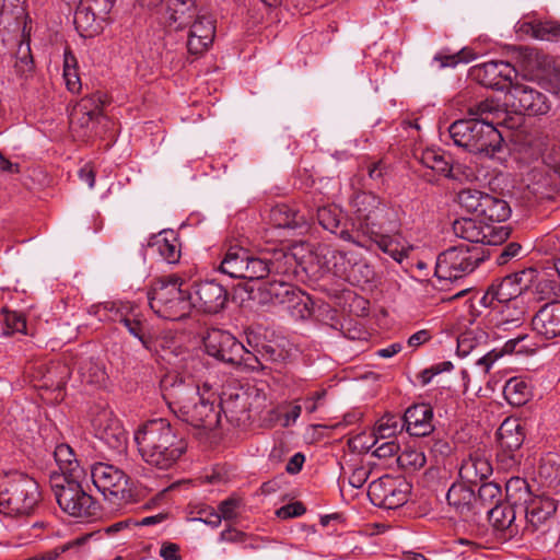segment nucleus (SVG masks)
Segmentation results:
<instances>
[{"label":"nucleus","instance_id":"f257e3e1","mask_svg":"<svg viewBox=\"0 0 560 560\" xmlns=\"http://www.w3.org/2000/svg\"><path fill=\"white\" fill-rule=\"evenodd\" d=\"M133 438L143 459L159 469L171 468L187 448L171 422H143Z\"/></svg>","mask_w":560,"mask_h":560},{"label":"nucleus","instance_id":"f03ea898","mask_svg":"<svg viewBox=\"0 0 560 560\" xmlns=\"http://www.w3.org/2000/svg\"><path fill=\"white\" fill-rule=\"evenodd\" d=\"M293 256L282 249L256 256L243 247H231L225 253L219 270L231 278L259 280L268 275H287L291 271Z\"/></svg>","mask_w":560,"mask_h":560},{"label":"nucleus","instance_id":"7ed1b4c3","mask_svg":"<svg viewBox=\"0 0 560 560\" xmlns=\"http://www.w3.org/2000/svg\"><path fill=\"white\" fill-rule=\"evenodd\" d=\"M206 352L224 363L241 366L247 371L264 370L262 360L276 361V350L270 346H264L262 351H258L260 357L248 350L232 334L226 330L212 328L208 330L203 338Z\"/></svg>","mask_w":560,"mask_h":560},{"label":"nucleus","instance_id":"20e7f679","mask_svg":"<svg viewBox=\"0 0 560 560\" xmlns=\"http://www.w3.org/2000/svg\"><path fill=\"white\" fill-rule=\"evenodd\" d=\"M354 220L352 230H341L339 237L355 246H365L366 237L375 235L376 229H383L389 220L390 211L372 192H359L352 200Z\"/></svg>","mask_w":560,"mask_h":560},{"label":"nucleus","instance_id":"39448f33","mask_svg":"<svg viewBox=\"0 0 560 560\" xmlns=\"http://www.w3.org/2000/svg\"><path fill=\"white\" fill-rule=\"evenodd\" d=\"M40 493L34 478L21 471L0 475V513L9 516L30 514Z\"/></svg>","mask_w":560,"mask_h":560},{"label":"nucleus","instance_id":"423d86ee","mask_svg":"<svg viewBox=\"0 0 560 560\" xmlns=\"http://www.w3.org/2000/svg\"><path fill=\"white\" fill-rule=\"evenodd\" d=\"M192 294L183 289L178 279L156 281L148 293L151 310L161 318L179 320L187 317L194 308Z\"/></svg>","mask_w":560,"mask_h":560},{"label":"nucleus","instance_id":"0eeeda50","mask_svg":"<svg viewBox=\"0 0 560 560\" xmlns=\"http://www.w3.org/2000/svg\"><path fill=\"white\" fill-rule=\"evenodd\" d=\"M81 477H58L51 474V490L59 508L73 517H91L96 514L97 504L82 487Z\"/></svg>","mask_w":560,"mask_h":560},{"label":"nucleus","instance_id":"6e6552de","mask_svg":"<svg viewBox=\"0 0 560 560\" xmlns=\"http://www.w3.org/2000/svg\"><path fill=\"white\" fill-rule=\"evenodd\" d=\"M483 258V250L479 245L453 246L438 256L435 276L439 280H457L471 273Z\"/></svg>","mask_w":560,"mask_h":560},{"label":"nucleus","instance_id":"1a4fd4ad","mask_svg":"<svg viewBox=\"0 0 560 560\" xmlns=\"http://www.w3.org/2000/svg\"><path fill=\"white\" fill-rule=\"evenodd\" d=\"M91 478L95 488L110 504L121 506L133 501L135 493L129 477L118 467L95 463L91 466Z\"/></svg>","mask_w":560,"mask_h":560},{"label":"nucleus","instance_id":"9d476101","mask_svg":"<svg viewBox=\"0 0 560 560\" xmlns=\"http://www.w3.org/2000/svg\"><path fill=\"white\" fill-rule=\"evenodd\" d=\"M457 201L462 209L490 224L501 223L511 215V208L505 200L478 189H462Z\"/></svg>","mask_w":560,"mask_h":560},{"label":"nucleus","instance_id":"9b49d317","mask_svg":"<svg viewBox=\"0 0 560 560\" xmlns=\"http://www.w3.org/2000/svg\"><path fill=\"white\" fill-rule=\"evenodd\" d=\"M161 390L164 399L170 406L178 405L180 408H187L188 402H192L197 408L213 410V401L210 396L205 394L210 392V386L203 384L202 392L192 381H186L176 374H167L161 381Z\"/></svg>","mask_w":560,"mask_h":560},{"label":"nucleus","instance_id":"f8f14e48","mask_svg":"<svg viewBox=\"0 0 560 560\" xmlns=\"http://www.w3.org/2000/svg\"><path fill=\"white\" fill-rule=\"evenodd\" d=\"M535 276L536 269L528 268L493 282L483 295L482 303L486 306H492L500 303L522 302L520 295L523 291L529 290Z\"/></svg>","mask_w":560,"mask_h":560},{"label":"nucleus","instance_id":"ddd939ff","mask_svg":"<svg viewBox=\"0 0 560 560\" xmlns=\"http://www.w3.org/2000/svg\"><path fill=\"white\" fill-rule=\"evenodd\" d=\"M411 485L404 478L383 476L369 486L368 495L371 502L383 509H397L407 503Z\"/></svg>","mask_w":560,"mask_h":560},{"label":"nucleus","instance_id":"4468645a","mask_svg":"<svg viewBox=\"0 0 560 560\" xmlns=\"http://www.w3.org/2000/svg\"><path fill=\"white\" fill-rule=\"evenodd\" d=\"M452 229L453 233L457 237L471 243V245L501 244L510 234L509 229L503 225L490 224L483 221H477L472 218H460L455 220Z\"/></svg>","mask_w":560,"mask_h":560},{"label":"nucleus","instance_id":"2eb2a0df","mask_svg":"<svg viewBox=\"0 0 560 560\" xmlns=\"http://www.w3.org/2000/svg\"><path fill=\"white\" fill-rule=\"evenodd\" d=\"M504 104L514 113L527 115H545L550 109L548 97L525 83H513L509 86Z\"/></svg>","mask_w":560,"mask_h":560},{"label":"nucleus","instance_id":"dca6fc26","mask_svg":"<svg viewBox=\"0 0 560 560\" xmlns=\"http://www.w3.org/2000/svg\"><path fill=\"white\" fill-rule=\"evenodd\" d=\"M470 75L483 86L504 90L512 84L516 70L506 61H488L472 67Z\"/></svg>","mask_w":560,"mask_h":560},{"label":"nucleus","instance_id":"f3484780","mask_svg":"<svg viewBox=\"0 0 560 560\" xmlns=\"http://www.w3.org/2000/svg\"><path fill=\"white\" fill-rule=\"evenodd\" d=\"M190 292L194 308L203 313L215 314L224 307L228 301V292L224 287L213 280L195 284Z\"/></svg>","mask_w":560,"mask_h":560},{"label":"nucleus","instance_id":"a211bd4d","mask_svg":"<svg viewBox=\"0 0 560 560\" xmlns=\"http://www.w3.org/2000/svg\"><path fill=\"white\" fill-rule=\"evenodd\" d=\"M188 26V51L191 55L203 54L212 45L215 36V24L213 18L207 13H198Z\"/></svg>","mask_w":560,"mask_h":560},{"label":"nucleus","instance_id":"6ab92c4d","mask_svg":"<svg viewBox=\"0 0 560 560\" xmlns=\"http://www.w3.org/2000/svg\"><path fill=\"white\" fill-rule=\"evenodd\" d=\"M474 139L469 144V152L493 159L502 149L503 138L494 127L492 120H480L476 125Z\"/></svg>","mask_w":560,"mask_h":560},{"label":"nucleus","instance_id":"aec40b11","mask_svg":"<svg viewBox=\"0 0 560 560\" xmlns=\"http://www.w3.org/2000/svg\"><path fill=\"white\" fill-rule=\"evenodd\" d=\"M198 14L195 0H167L161 22L173 31L187 27Z\"/></svg>","mask_w":560,"mask_h":560},{"label":"nucleus","instance_id":"412c9836","mask_svg":"<svg viewBox=\"0 0 560 560\" xmlns=\"http://www.w3.org/2000/svg\"><path fill=\"white\" fill-rule=\"evenodd\" d=\"M557 509L558 503L555 499L545 495L534 497L521 509L525 513V529L532 533L540 529L553 516Z\"/></svg>","mask_w":560,"mask_h":560},{"label":"nucleus","instance_id":"4be33fe9","mask_svg":"<svg viewBox=\"0 0 560 560\" xmlns=\"http://www.w3.org/2000/svg\"><path fill=\"white\" fill-rule=\"evenodd\" d=\"M534 331L546 338L560 336V302L552 301L541 306L532 319Z\"/></svg>","mask_w":560,"mask_h":560},{"label":"nucleus","instance_id":"5701e85b","mask_svg":"<svg viewBox=\"0 0 560 560\" xmlns=\"http://www.w3.org/2000/svg\"><path fill=\"white\" fill-rule=\"evenodd\" d=\"M48 458L55 465L54 467H47L50 481L51 474L58 477H82L83 470L80 468L73 450L68 444H58L52 453H48Z\"/></svg>","mask_w":560,"mask_h":560},{"label":"nucleus","instance_id":"b1692460","mask_svg":"<svg viewBox=\"0 0 560 560\" xmlns=\"http://www.w3.org/2000/svg\"><path fill=\"white\" fill-rule=\"evenodd\" d=\"M446 500L464 518L472 520L476 516L475 491L467 482H454L446 493Z\"/></svg>","mask_w":560,"mask_h":560},{"label":"nucleus","instance_id":"393cba45","mask_svg":"<svg viewBox=\"0 0 560 560\" xmlns=\"http://www.w3.org/2000/svg\"><path fill=\"white\" fill-rule=\"evenodd\" d=\"M381 230L382 229H376L375 235L371 238L366 237V245L361 247L370 249L372 245L375 244L383 253L387 254L395 261L401 264L402 260L408 257L412 247L407 245L406 242L400 241L398 237L381 233Z\"/></svg>","mask_w":560,"mask_h":560},{"label":"nucleus","instance_id":"a878e982","mask_svg":"<svg viewBox=\"0 0 560 560\" xmlns=\"http://www.w3.org/2000/svg\"><path fill=\"white\" fill-rule=\"evenodd\" d=\"M492 474L489 459L481 453L475 452L463 459L459 467V477L467 483H477Z\"/></svg>","mask_w":560,"mask_h":560},{"label":"nucleus","instance_id":"bb28decb","mask_svg":"<svg viewBox=\"0 0 560 560\" xmlns=\"http://www.w3.org/2000/svg\"><path fill=\"white\" fill-rule=\"evenodd\" d=\"M491 307L497 311L494 326L499 330L516 328L524 322L526 308L523 301L493 304Z\"/></svg>","mask_w":560,"mask_h":560},{"label":"nucleus","instance_id":"cd10ccee","mask_svg":"<svg viewBox=\"0 0 560 560\" xmlns=\"http://www.w3.org/2000/svg\"><path fill=\"white\" fill-rule=\"evenodd\" d=\"M497 436L501 450L511 453L509 458L516 463L513 453L522 446L525 440V432L521 422H501Z\"/></svg>","mask_w":560,"mask_h":560},{"label":"nucleus","instance_id":"c85d7f7f","mask_svg":"<svg viewBox=\"0 0 560 560\" xmlns=\"http://www.w3.org/2000/svg\"><path fill=\"white\" fill-rule=\"evenodd\" d=\"M560 278L557 272L551 268H546L544 271L538 272L529 290L537 296L538 300H550L560 296Z\"/></svg>","mask_w":560,"mask_h":560},{"label":"nucleus","instance_id":"c756f323","mask_svg":"<svg viewBox=\"0 0 560 560\" xmlns=\"http://www.w3.org/2000/svg\"><path fill=\"white\" fill-rule=\"evenodd\" d=\"M94 434L112 450L121 451L127 445L128 433L121 422H96Z\"/></svg>","mask_w":560,"mask_h":560},{"label":"nucleus","instance_id":"7c9ffc66","mask_svg":"<svg viewBox=\"0 0 560 560\" xmlns=\"http://www.w3.org/2000/svg\"><path fill=\"white\" fill-rule=\"evenodd\" d=\"M101 21L104 20L85 1H82L74 12L75 28L83 37H92L97 34L102 30Z\"/></svg>","mask_w":560,"mask_h":560},{"label":"nucleus","instance_id":"2f4dec72","mask_svg":"<svg viewBox=\"0 0 560 560\" xmlns=\"http://www.w3.org/2000/svg\"><path fill=\"white\" fill-rule=\"evenodd\" d=\"M271 223L281 229L306 230L307 222L304 214L295 211L292 207L281 203L270 210Z\"/></svg>","mask_w":560,"mask_h":560},{"label":"nucleus","instance_id":"473e14b6","mask_svg":"<svg viewBox=\"0 0 560 560\" xmlns=\"http://www.w3.org/2000/svg\"><path fill=\"white\" fill-rule=\"evenodd\" d=\"M149 246L155 249L168 264L177 262L180 257L179 244L174 232H161L154 235Z\"/></svg>","mask_w":560,"mask_h":560},{"label":"nucleus","instance_id":"72a5a7b5","mask_svg":"<svg viewBox=\"0 0 560 560\" xmlns=\"http://www.w3.org/2000/svg\"><path fill=\"white\" fill-rule=\"evenodd\" d=\"M120 323L124 324L129 334L137 338L145 349H151L152 334L145 319L132 313L130 307L121 317Z\"/></svg>","mask_w":560,"mask_h":560},{"label":"nucleus","instance_id":"f704fd0d","mask_svg":"<svg viewBox=\"0 0 560 560\" xmlns=\"http://www.w3.org/2000/svg\"><path fill=\"white\" fill-rule=\"evenodd\" d=\"M515 505L512 503H499L498 505H492L490 509L486 510V515L488 516L489 522L500 530L510 529L516 517Z\"/></svg>","mask_w":560,"mask_h":560},{"label":"nucleus","instance_id":"c9c22d12","mask_svg":"<svg viewBox=\"0 0 560 560\" xmlns=\"http://www.w3.org/2000/svg\"><path fill=\"white\" fill-rule=\"evenodd\" d=\"M502 502L501 487L495 482H485L480 486L478 494H475L476 515L486 513L492 505Z\"/></svg>","mask_w":560,"mask_h":560},{"label":"nucleus","instance_id":"e433bc0d","mask_svg":"<svg viewBox=\"0 0 560 560\" xmlns=\"http://www.w3.org/2000/svg\"><path fill=\"white\" fill-rule=\"evenodd\" d=\"M478 119H459L454 121L450 128L448 132L454 143L458 147L465 148L467 151L469 150V144L471 143L475 135V130L479 125Z\"/></svg>","mask_w":560,"mask_h":560},{"label":"nucleus","instance_id":"4c0bfd02","mask_svg":"<svg viewBox=\"0 0 560 560\" xmlns=\"http://www.w3.org/2000/svg\"><path fill=\"white\" fill-rule=\"evenodd\" d=\"M503 394L510 405L523 406L529 400L532 390L526 381L512 377L505 383Z\"/></svg>","mask_w":560,"mask_h":560},{"label":"nucleus","instance_id":"58836bf2","mask_svg":"<svg viewBox=\"0 0 560 560\" xmlns=\"http://www.w3.org/2000/svg\"><path fill=\"white\" fill-rule=\"evenodd\" d=\"M505 491L510 503L521 509L534 498L527 481L521 477H511L506 481Z\"/></svg>","mask_w":560,"mask_h":560},{"label":"nucleus","instance_id":"ea45409f","mask_svg":"<svg viewBox=\"0 0 560 560\" xmlns=\"http://www.w3.org/2000/svg\"><path fill=\"white\" fill-rule=\"evenodd\" d=\"M129 303L104 302L90 306L89 313L98 318L100 322H120Z\"/></svg>","mask_w":560,"mask_h":560},{"label":"nucleus","instance_id":"a19ab883","mask_svg":"<svg viewBox=\"0 0 560 560\" xmlns=\"http://www.w3.org/2000/svg\"><path fill=\"white\" fill-rule=\"evenodd\" d=\"M294 285L285 282V281H271L266 284H264L262 288V302L264 303H271L273 305H281L283 306L285 304V300L290 298L291 292L294 290Z\"/></svg>","mask_w":560,"mask_h":560},{"label":"nucleus","instance_id":"79ce46f5","mask_svg":"<svg viewBox=\"0 0 560 560\" xmlns=\"http://www.w3.org/2000/svg\"><path fill=\"white\" fill-rule=\"evenodd\" d=\"M526 33L540 40L560 42V23L556 21L525 23Z\"/></svg>","mask_w":560,"mask_h":560},{"label":"nucleus","instance_id":"37998d69","mask_svg":"<svg viewBox=\"0 0 560 560\" xmlns=\"http://www.w3.org/2000/svg\"><path fill=\"white\" fill-rule=\"evenodd\" d=\"M283 308L295 318H306L311 315V299L295 287L290 298L285 300Z\"/></svg>","mask_w":560,"mask_h":560},{"label":"nucleus","instance_id":"c03bdc74","mask_svg":"<svg viewBox=\"0 0 560 560\" xmlns=\"http://www.w3.org/2000/svg\"><path fill=\"white\" fill-rule=\"evenodd\" d=\"M487 338V334L481 329H469L464 331L457 339L458 355L467 357L474 350L485 345Z\"/></svg>","mask_w":560,"mask_h":560},{"label":"nucleus","instance_id":"a18cd8bd","mask_svg":"<svg viewBox=\"0 0 560 560\" xmlns=\"http://www.w3.org/2000/svg\"><path fill=\"white\" fill-rule=\"evenodd\" d=\"M420 162L428 168L446 177L451 176L452 165L447 156L435 149H427L421 153Z\"/></svg>","mask_w":560,"mask_h":560},{"label":"nucleus","instance_id":"49530a36","mask_svg":"<svg viewBox=\"0 0 560 560\" xmlns=\"http://www.w3.org/2000/svg\"><path fill=\"white\" fill-rule=\"evenodd\" d=\"M475 59L476 55L469 48H463L455 54H436L431 65L436 69L454 68L459 63H468Z\"/></svg>","mask_w":560,"mask_h":560},{"label":"nucleus","instance_id":"de8ad7c7","mask_svg":"<svg viewBox=\"0 0 560 560\" xmlns=\"http://www.w3.org/2000/svg\"><path fill=\"white\" fill-rule=\"evenodd\" d=\"M341 210L335 206H323L317 209V220L323 229L334 234H340Z\"/></svg>","mask_w":560,"mask_h":560},{"label":"nucleus","instance_id":"09e8293b","mask_svg":"<svg viewBox=\"0 0 560 560\" xmlns=\"http://www.w3.org/2000/svg\"><path fill=\"white\" fill-rule=\"evenodd\" d=\"M528 68L534 71L536 70L537 77L546 78L555 71V60L552 57L545 55L539 51H532L528 56Z\"/></svg>","mask_w":560,"mask_h":560},{"label":"nucleus","instance_id":"8fccbe9b","mask_svg":"<svg viewBox=\"0 0 560 560\" xmlns=\"http://www.w3.org/2000/svg\"><path fill=\"white\" fill-rule=\"evenodd\" d=\"M501 112L500 105L493 100L480 101L468 107L470 119L489 120L490 115H497Z\"/></svg>","mask_w":560,"mask_h":560},{"label":"nucleus","instance_id":"3c124183","mask_svg":"<svg viewBox=\"0 0 560 560\" xmlns=\"http://www.w3.org/2000/svg\"><path fill=\"white\" fill-rule=\"evenodd\" d=\"M433 407L427 402H417L408 407L401 420H432Z\"/></svg>","mask_w":560,"mask_h":560},{"label":"nucleus","instance_id":"603ef678","mask_svg":"<svg viewBox=\"0 0 560 560\" xmlns=\"http://www.w3.org/2000/svg\"><path fill=\"white\" fill-rule=\"evenodd\" d=\"M405 431L412 438H425L434 431L433 422H400L399 432Z\"/></svg>","mask_w":560,"mask_h":560},{"label":"nucleus","instance_id":"864d4df0","mask_svg":"<svg viewBox=\"0 0 560 560\" xmlns=\"http://www.w3.org/2000/svg\"><path fill=\"white\" fill-rule=\"evenodd\" d=\"M241 506V500L237 498H229L224 501H222L219 506L218 511L220 515L222 516V520L231 521L237 517V511Z\"/></svg>","mask_w":560,"mask_h":560},{"label":"nucleus","instance_id":"5fc2aeb1","mask_svg":"<svg viewBox=\"0 0 560 560\" xmlns=\"http://www.w3.org/2000/svg\"><path fill=\"white\" fill-rule=\"evenodd\" d=\"M302 410V404L299 401L285 402L278 407V418L281 420H298Z\"/></svg>","mask_w":560,"mask_h":560},{"label":"nucleus","instance_id":"6e6d98bb","mask_svg":"<svg viewBox=\"0 0 560 560\" xmlns=\"http://www.w3.org/2000/svg\"><path fill=\"white\" fill-rule=\"evenodd\" d=\"M4 324L10 332H25V317L18 312H7L4 315Z\"/></svg>","mask_w":560,"mask_h":560},{"label":"nucleus","instance_id":"4d7b16f0","mask_svg":"<svg viewBox=\"0 0 560 560\" xmlns=\"http://www.w3.org/2000/svg\"><path fill=\"white\" fill-rule=\"evenodd\" d=\"M397 428L398 422H380L378 425L373 429V435L375 438L374 445L395 436Z\"/></svg>","mask_w":560,"mask_h":560},{"label":"nucleus","instance_id":"13d9d810","mask_svg":"<svg viewBox=\"0 0 560 560\" xmlns=\"http://www.w3.org/2000/svg\"><path fill=\"white\" fill-rule=\"evenodd\" d=\"M542 161L555 173L560 176V143L552 144L542 154Z\"/></svg>","mask_w":560,"mask_h":560},{"label":"nucleus","instance_id":"bf43d9fd","mask_svg":"<svg viewBox=\"0 0 560 560\" xmlns=\"http://www.w3.org/2000/svg\"><path fill=\"white\" fill-rule=\"evenodd\" d=\"M305 511L306 510L301 502H293L278 509L276 514L282 520H288L292 517H299L303 515Z\"/></svg>","mask_w":560,"mask_h":560},{"label":"nucleus","instance_id":"052dcab7","mask_svg":"<svg viewBox=\"0 0 560 560\" xmlns=\"http://www.w3.org/2000/svg\"><path fill=\"white\" fill-rule=\"evenodd\" d=\"M402 466H411L412 468H421L425 463V457L422 453L410 451L405 452L398 457Z\"/></svg>","mask_w":560,"mask_h":560},{"label":"nucleus","instance_id":"680f3d73","mask_svg":"<svg viewBox=\"0 0 560 560\" xmlns=\"http://www.w3.org/2000/svg\"><path fill=\"white\" fill-rule=\"evenodd\" d=\"M370 447H374L373 454L380 458L390 457L398 451V445L394 441H383L375 445L373 443Z\"/></svg>","mask_w":560,"mask_h":560},{"label":"nucleus","instance_id":"e2e57ef3","mask_svg":"<svg viewBox=\"0 0 560 560\" xmlns=\"http://www.w3.org/2000/svg\"><path fill=\"white\" fill-rule=\"evenodd\" d=\"M522 246L518 243L511 242L506 244L500 252V254L497 257L498 265H505L508 264L512 258L518 256L521 253Z\"/></svg>","mask_w":560,"mask_h":560},{"label":"nucleus","instance_id":"0e129e2a","mask_svg":"<svg viewBox=\"0 0 560 560\" xmlns=\"http://www.w3.org/2000/svg\"><path fill=\"white\" fill-rule=\"evenodd\" d=\"M19 54L21 55L16 62L15 68L21 73H26L32 71L33 69V58L30 54V46L26 45L25 50H23V47L20 46Z\"/></svg>","mask_w":560,"mask_h":560},{"label":"nucleus","instance_id":"69168bd1","mask_svg":"<svg viewBox=\"0 0 560 560\" xmlns=\"http://www.w3.org/2000/svg\"><path fill=\"white\" fill-rule=\"evenodd\" d=\"M92 5V9L100 15L101 19L106 20L108 13L112 11L116 0H84Z\"/></svg>","mask_w":560,"mask_h":560},{"label":"nucleus","instance_id":"338daca9","mask_svg":"<svg viewBox=\"0 0 560 560\" xmlns=\"http://www.w3.org/2000/svg\"><path fill=\"white\" fill-rule=\"evenodd\" d=\"M370 471L365 467L355 468L349 476V483L355 489H360L366 482Z\"/></svg>","mask_w":560,"mask_h":560},{"label":"nucleus","instance_id":"774afa93","mask_svg":"<svg viewBox=\"0 0 560 560\" xmlns=\"http://www.w3.org/2000/svg\"><path fill=\"white\" fill-rule=\"evenodd\" d=\"M160 557L163 560H180L178 545L173 542L163 544L160 549Z\"/></svg>","mask_w":560,"mask_h":560}]
</instances>
